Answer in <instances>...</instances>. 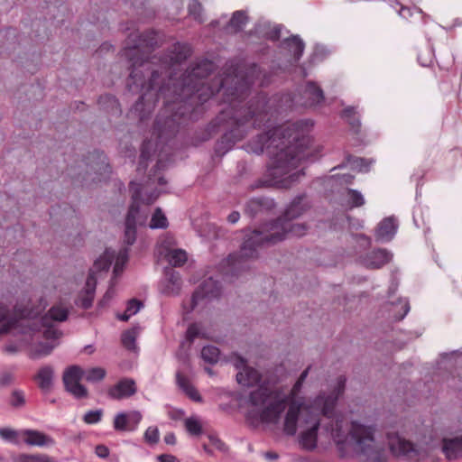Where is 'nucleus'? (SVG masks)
<instances>
[{
    "instance_id": "1",
    "label": "nucleus",
    "mask_w": 462,
    "mask_h": 462,
    "mask_svg": "<svg viewBox=\"0 0 462 462\" xmlns=\"http://www.w3.org/2000/svg\"><path fill=\"white\" fill-rule=\"evenodd\" d=\"M214 69V62L205 59L191 64L179 78L172 73L166 75V71L151 70L147 90L139 97L131 112L143 122L151 116L162 99L163 106L152 134L158 143H167L176 136L180 125L186 120H196L197 115L204 112V105L215 96V89L204 82Z\"/></svg>"
},
{
    "instance_id": "2",
    "label": "nucleus",
    "mask_w": 462,
    "mask_h": 462,
    "mask_svg": "<svg viewBox=\"0 0 462 462\" xmlns=\"http://www.w3.org/2000/svg\"><path fill=\"white\" fill-rule=\"evenodd\" d=\"M313 123L310 120H298L287 122L256 135L252 141V149L257 154L266 152L271 164L265 171V179L259 180L255 188L276 187L287 189L305 174L303 170L289 173L300 162H313L317 159V154L310 151L313 140L310 132Z\"/></svg>"
},
{
    "instance_id": "3",
    "label": "nucleus",
    "mask_w": 462,
    "mask_h": 462,
    "mask_svg": "<svg viewBox=\"0 0 462 462\" xmlns=\"http://www.w3.org/2000/svg\"><path fill=\"white\" fill-rule=\"evenodd\" d=\"M249 87L245 85L236 86L228 93L226 101L228 106L222 109L217 116L212 119L203 131L201 140L208 141L221 129L226 132L216 142L214 152L218 157H223L235 144L244 139L250 128H261L270 122L268 103L266 94L257 93L246 104H242V99L247 95Z\"/></svg>"
},
{
    "instance_id": "4",
    "label": "nucleus",
    "mask_w": 462,
    "mask_h": 462,
    "mask_svg": "<svg viewBox=\"0 0 462 462\" xmlns=\"http://www.w3.org/2000/svg\"><path fill=\"white\" fill-rule=\"evenodd\" d=\"M293 219L277 217L266 224L268 231L253 230L245 235L238 253L230 254L226 262L233 268L240 265L244 260L258 257V248L264 245H274L289 236H303L308 229L306 224L292 223Z\"/></svg>"
},
{
    "instance_id": "5",
    "label": "nucleus",
    "mask_w": 462,
    "mask_h": 462,
    "mask_svg": "<svg viewBox=\"0 0 462 462\" xmlns=\"http://www.w3.org/2000/svg\"><path fill=\"white\" fill-rule=\"evenodd\" d=\"M128 45L124 48V55L130 61V74L126 79V87L133 93L147 90L145 71H150L148 61L150 54L158 47L157 33L147 30L141 33L132 32L127 37Z\"/></svg>"
},
{
    "instance_id": "6",
    "label": "nucleus",
    "mask_w": 462,
    "mask_h": 462,
    "mask_svg": "<svg viewBox=\"0 0 462 462\" xmlns=\"http://www.w3.org/2000/svg\"><path fill=\"white\" fill-rule=\"evenodd\" d=\"M84 371L79 365H70L63 373L62 381L65 390L76 399L87 398L88 389L80 383Z\"/></svg>"
},
{
    "instance_id": "7",
    "label": "nucleus",
    "mask_w": 462,
    "mask_h": 462,
    "mask_svg": "<svg viewBox=\"0 0 462 462\" xmlns=\"http://www.w3.org/2000/svg\"><path fill=\"white\" fill-rule=\"evenodd\" d=\"M129 189L131 192L132 202L125 216V225H131L132 226L136 227L137 225L143 226L147 220V214L142 215L140 210L142 187L140 184L131 181L129 183Z\"/></svg>"
},
{
    "instance_id": "8",
    "label": "nucleus",
    "mask_w": 462,
    "mask_h": 462,
    "mask_svg": "<svg viewBox=\"0 0 462 462\" xmlns=\"http://www.w3.org/2000/svg\"><path fill=\"white\" fill-rule=\"evenodd\" d=\"M289 402V396H283L282 390L259 412L263 423H277Z\"/></svg>"
},
{
    "instance_id": "9",
    "label": "nucleus",
    "mask_w": 462,
    "mask_h": 462,
    "mask_svg": "<svg viewBox=\"0 0 462 462\" xmlns=\"http://www.w3.org/2000/svg\"><path fill=\"white\" fill-rule=\"evenodd\" d=\"M222 292L221 283L212 277L204 280L195 290L191 296V310H194L199 302L204 299L218 298Z\"/></svg>"
},
{
    "instance_id": "10",
    "label": "nucleus",
    "mask_w": 462,
    "mask_h": 462,
    "mask_svg": "<svg viewBox=\"0 0 462 462\" xmlns=\"http://www.w3.org/2000/svg\"><path fill=\"white\" fill-rule=\"evenodd\" d=\"M313 204L306 193L297 195L285 208L280 217L295 219L310 211Z\"/></svg>"
},
{
    "instance_id": "11",
    "label": "nucleus",
    "mask_w": 462,
    "mask_h": 462,
    "mask_svg": "<svg viewBox=\"0 0 462 462\" xmlns=\"http://www.w3.org/2000/svg\"><path fill=\"white\" fill-rule=\"evenodd\" d=\"M142 414L138 411L131 412H119L113 420V427L116 431H134L140 421L142 420Z\"/></svg>"
},
{
    "instance_id": "12",
    "label": "nucleus",
    "mask_w": 462,
    "mask_h": 462,
    "mask_svg": "<svg viewBox=\"0 0 462 462\" xmlns=\"http://www.w3.org/2000/svg\"><path fill=\"white\" fill-rule=\"evenodd\" d=\"M289 408L284 418L283 430L289 436H294L297 432V423L302 403L295 398L289 396Z\"/></svg>"
},
{
    "instance_id": "13",
    "label": "nucleus",
    "mask_w": 462,
    "mask_h": 462,
    "mask_svg": "<svg viewBox=\"0 0 462 462\" xmlns=\"http://www.w3.org/2000/svg\"><path fill=\"white\" fill-rule=\"evenodd\" d=\"M137 392L136 383L134 379L124 378L118 381L117 383L111 386L107 394L109 398L114 400H122L135 394Z\"/></svg>"
},
{
    "instance_id": "14",
    "label": "nucleus",
    "mask_w": 462,
    "mask_h": 462,
    "mask_svg": "<svg viewBox=\"0 0 462 462\" xmlns=\"http://www.w3.org/2000/svg\"><path fill=\"white\" fill-rule=\"evenodd\" d=\"M164 282L162 292L165 295H178L181 290L182 281L179 272L172 267H165Z\"/></svg>"
},
{
    "instance_id": "15",
    "label": "nucleus",
    "mask_w": 462,
    "mask_h": 462,
    "mask_svg": "<svg viewBox=\"0 0 462 462\" xmlns=\"http://www.w3.org/2000/svg\"><path fill=\"white\" fill-rule=\"evenodd\" d=\"M279 391L280 389H271L267 385L261 384L249 393L248 402L254 407L264 406L277 396Z\"/></svg>"
},
{
    "instance_id": "16",
    "label": "nucleus",
    "mask_w": 462,
    "mask_h": 462,
    "mask_svg": "<svg viewBox=\"0 0 462 462\" xmlns=\"http://www.w3.org/2000/svg\"><path fill=\"white\" fill-rule=\"evenodd\" d=\"M238 361L244 366V369L236 374L237 383L246 387H252L258 384L262 380V374L258 370L248 366L246 365V360L241 356L238 357Z\"/></svg>"
},
{
    "instance_id": "17",
    "label": "nucleus",
    "mask_w": 462,
    "mask_h": 462,
    "mask_svg": "<svg viewBox=\"0 0 462 462\" xmlns=\"http://www.w3.org/2000/svg\"><path fill=\"white\" fill-rule=\"evenodd\" d=\"M274 208L275 202L273 199L263 197L253 198L246 202L245 207V214L253 218L257 214L264 211H271Z\"/></svg>"
},
{
    "instance_id": "18",
    "label": "nucleus",
    "mask_w": 462,
    "mask_h": 462,
    "mask_svg": "<svg viewBox=\"0 0 462 462\" xmlns=\"http://www.w3.org/2000/svg\"><path fill=\"white\" fill-rule=\"evenodd\" d=\"M319 426L320 420L315 419L311 427L300 434L299 443L302 449L312 451L317 448Z\"/></svg>"
},
{
    "instance_id": "19",
    "label": "nucleus",
    "mask_w": 462,
    "mask_h": 462,
    "mask_svg": "<svg viewBox=\"0 0 462 462\" xmlns=\"http://www.w3.org/2000/svg\"><path fill=\"white\" fill-rule=\"evenodd\" d=\"M303 96L306 98L303 104L306 107L316 106L325 101L324 92L315 81L310 80L306 83Z\"/></svg>"
},
{
    "instance_id": "20",
    "label": "nucleus",
    "mask_w": 462,
    "mask_h": 462,
    "mask_svg": "<svg viewBox=\"0 0 462 462\" xmlns=\"http://www.w3.org/2000/svg\"><path fill=\"white\" fill-rule=\"evenodd\" d=\"M159 253L173 267H181L188 260L185 250L170 249L164 245V242L161 244Z\"/></svg>"
},
{
    "instance_id": "21",
    "label": "nucleus",
    "mask_w": 462,
    "mask_h": 462,
    "mask_svg": "<svg viewBox=\"0 0 462 462\" xmlns=\"http://www.w3.org/2000/svg\"><path fill=\"white\" fill-rule=\"evenodd\" d=\"M392 257V254L386 249H374L366 255V265L370 269H380L390 263Z\"/></svg>"
},
{
    "instance_id": "22",
    "label": "nucleus",
    "mask_w": 462,
    "mask_h": 462,
    "mask_svg": "<svg viewBox=\"0 0 462 462\" xmlns=\"http://www.w3.org/2000/svg\"><path fill=\"white\" fill-rule=\"evenodd\" d=\"M54 370L51 365L42 366L34 376L39 388L43 393H48L53 386Z\"/></svg>"
},
{
    "instance_id": "23",
    "label": "nucleus",
    "mask_w": 462,
    "mask_h": 462,
    "mask_svg": "<svg viewBox=\"0 0 462 462\" xmlns=\"http://www.w3.org/2000/svg\"><path fill=\"white\" fill-rule=\"evenodd\" d=\"M23 435L25 437L24 442L30 446L43 447L55 443L51 436L36 430H24Z\"/></svg>"
},
{
    "instance_id": "24",
    "label": "nucleus",
    "mask_w": 462,
    "mask_h": 462,
    "mask_svg": "<svg viewBox=\"0 0 462 462\" xmlns=\"http://www.w3.org/2000/svg\"><path fill=\"white\" fill-rule=\"evenodd\" d=\"M397 224L393 217L383 218L377 226L375 236L377 239L390 241L397 231Z\"/></svg>"
},
{
    "instance_id": "25",
    "label": "nucleus",
    "mask_w": 462,
    "mask_h": 462,
    "mask_svg": "<svg viewBox=\"0 0 462 462\" xmlns=\"http://www.w3.org/2000/svg\"><path fill=\"white\" fill-rule=\"evenodd\" d=\"M191 55V49L186 43L176 42L169 51L171 65L180 64Z\"/></svg>"
},
{
    "instance_id": "26",
    "label": "nucleus",
    "mask_w": 462,
    "mask_h": 462,
    "mask_svg": "<svg viewBox=\"0 0 462 462\" xmlns=\"http://www.w3.org/2000/svg\"><path fill=\"white\" fill-rule=\"evenodd\" d=\"M97 105L100 109L104 110L107 114H111L113 116H120L122 114L118 99L112 94H104L99 96Z\"/></svg>"
},
{
    "instance_id": "27",
    "label": "nucleus",
    "mask_w": 462,
    "mask_h": 462,
    "mask_svg": "<svg viewBox=\"0 0 462 462\" xmlns=\"http://www.w3.org/2000/svg\"><path fill=\"white\" fill-rule=\"evenodd\" d=\"M442 451L448 459H455L462 455V436L443 439Z\"/></svg>"
},
{
    "instance_id": "28",
    "label": "nucleus",
    "mask_w": 462,
    "mask_h": 462,
    "mask_svg": "<svg viewBox=\"0 0 462 462\" xmlns=\"http://www.w3.org/2000/svg\"><path fill=\"white\" fill-rule=\"evenodd\" d=\"M88 159L90 161L88 164H89L90 168L96 172L104 171L105 173H109L111 171V167L107 162V157L104 152L95 150L93 152L89 153Z\"/></svg>"
},
{
    "instance_id": "29",
    "label": "nucleus",
    "mask_w": 462,
    "mask_h": 462,
    "mask_svg": "<svg viewBox=\"0 0 462 462\" xmlns=\"http://www.w3.org/2000/svg\"><path fill=\"white\" fill-rule=\"evenodd\" d=\"M254 30H255L256 33L261 35L265 40L275 42H278L281 38L282 25L281 24L272 25L269 23H264L262 24H257L254 27Z\"/></svg>"
},
{
    "instance_id": "30",
    "label": "nucleus",
    "mask_w": 462,
    "mask_h": 462,
    "mask_svg": "<svg viewBox=\"0 0 462 462\" xmlns=\"http://www.w3.org/2000/svg\"><path fill=\"white\" fill-rule=\"evenodd\" d=\"M282 44L284 48L292 52L295 61H299L303 54L305 44L299 35H291L286 38Z\"/></svg>"
},
{
    "instance_id": "31",
    "label": "nucleus",
    "mask_w": 462,
    "mask_h": 462,
    "mask_svg": "<svg viewBox=\"0 0 462 462\" xmlns=\"http://www.w3.org/2000/svg\"><path fill=\"white\" fill-rule=\"evenodd\" d=\"M69 311L60 306H52L48 312L42 318V325L49 327L51 321H65L68 319Z\"/></svg>"
},
{
    "instance_id": "32",
    "label": "nucleus",
    "mask_w": 462,
    "mask_h": 462,
    "mask_svg": "<svg viewBox=\"0 0 462 462\" xmlns=\"http://www.w3.org/2000/svg\"><path fill=\"white\" fill-rule=\"evenodd\" d=\"M351 435L359 445L366 440H374V434L371 428L356 422L352 424Z\"/></svg>"
},
{
    "instance_id": "33",
    "label": "nucleus",
    "mask_w": 462,
    "mask_h": 462,
    "mask_svg": "<svg viewBox=\"0 0 462 462\" xmlns=\"http://www.w3.org/2000/svg\"><path fill=\"white\" fill-rule=\"evenodd\" d=\"M17 323L15 319L9 317L8 310L0 303V335L16 328Z\"/></svg>"
},
{
    "instance_id": "34",
    "label": "nucleus",
    "mask_w": 462,
    "mask_h": 462,
    "mask_svg": "<svg viewBox=\"0 0 462 462\" xmlns=\"http://www.w3.org/2000/svg\"><path fill=\"white\" fill-rule=\"evenodd\" d=\"M248 22V16L243 10H238L233 13L228 25L234 29L235 32H239L243 30L244 26Z\"/></svg>"
},
{
    "instance_id": "35",
    "label": "nucleus",
    "mask_w": 462,
    "mask_h": 462,
    "mask_svg": "<svg viewBox=\"0 0 462 462\" xmlns=\"http://www.w3.org/2000/svg\"><path fill=\"white\" fill-rule=\"evenodd\" d=\"M168 226H169L168 219H167L166 216L164 215V213L162 212V208H156L152 216V218H151V221L149 224L150 228H152V229H165L168 227Z\"/></svg>"
},
{
    "instance_id": "36",
    "label": "nucleus",
    "mask_w": 462,
    "mask_h": 462,
    "mask_svg": "<svg viewBox=\"0 0 462 462\" xmlns=\"http://www.w3.org/2000/svg\"><path fill=\"white\" fill-rule=\"evenodd\" d=\"M435 60L441 70L448 71L455 64V58L448 50L440 52L438 57L435 56Z\"/></svg>"
},
{
    "instance_id": "37",
    "label": "nucleus",
    "mask_w": 462,
    "mask_h": 462,
    "mask_svg": "<svg viewBox=\"0 0 462 462\" xmlns=\"http://www.w3.org/2000/svg\"><path fill=\"white\" fill-rule=\"evenodd\" d=\"M220 356V350L215 346H206L201 350L202 359L210 364L215 365L218 362Z\"/></svg>"
},
{
    "instance_id": "38",
    "label": "nucleus",
    "mask_w": 462,
    "mask_h": 462,
    "mask_svg": "<svg viewBox=\"0 0 462 462\" xmlns=\"http://www.w3.org/2000/svg\"><path fill=\"white\" fill-rule=\"evenodd\" d=\"M434 59L435 54L430 46H426L420 49L418 52V62L423 67H430L432 64Z\"/></svg>"
},
{
    "instance_id": "39",
    "label": "nucleus",
    "mask_w": 462,
    "mask_h": 462,
    "mask_svg": "<svg viewBox=\"0 0 462 462\" xmlns=\"http://www.w3.org/2000/svg\"><path fill=\"white\" fill-rule=\"evenodd\" d=\"M136 334L134 330H125L121 335V343L127 350L133 351L136 348Z\"/></svg>"
},
{
    "instance_id": "40",
    "label": "nucleus",
    "mask_w": 462,
    "mask_h": 462,
    "mask_svg": "<svg viewBox=\"0 0 462 462\" xmlns=\"http://www.w3.org/2000/svg\"><path fill=\"white\" fill-rule=\"evenodd\" d=\"M202 10V5L199 0H192L188 5L189 15L199 23H203Z\"/></svg>"
},
{
    "instance_id": "41",
    "label": "nucleus",
    "mask_w": 462,
    "mask_h": 462,
    "mask_svg": "<svg viewBox=\"0 0 462 462\" xmlns=\"http://www.w3.org/2000/svg\"><path fill=\"white\" fill-rule=\"evenodd\" d=\"M348 205L352 208H359L365 204V199L360 191L354 189H347Z\"/></svg>"
},
{
    "instance_id": "42",
    "label": "nucleus",
    "mask_w": 462,
    "mask_h": 462,
    "mask_svg": "<svg viewBox=\"0 0 462 462\" xmlns=\"http://www.w3.org/2000/svg\"><path fill=\"white\" fill-rule=\"evenodd\" d=\"M150 141H143L141 146V153L139 157L138 169L145 170L147 168L148 161L151 157L149 149Z\"/></svg>"
},
{
    "instance_id": "43",
    "label": "nucleus",
    "mask_w": 462,
    "mask_h": 462,
    "mask_svg": "<svg viewBox=\"0 0 462 462\" xmlns=\"http://www.w3.org/2000/svg\"><path fill=\"white\" fill-rule=\"evenodd\" d=\"M53 350V346L49 343L38 344L32 352L31 357L33 359L41 358L50 355Z\"/></svg>"
},
{
    "instance_id": "44",
    "label": "nucleus",
    "mask_w": 462,
    "mask_h": 462,
    "mask_svg": "<svg viewBox=\"0 0 462 462\" xmlns=\"http://www.w3.org/2000/svg\"><path fill=\"white\" fill-rule=\"evenodd\" d=\"M411 452H416L411 441L398 438L397 454L400 456H408Z\"/></svg>"
},
{
    "instance_id": "45",
    "label": "nucleus",
    "mask_w": 462,
    "mask_h": 462,
    "mask_svg": "<svg viewBox=\"0 0 462 462\" xmlns=\"http://www.w3.org/2000/svg\"><path fill=\"white\" fill-rule=\"evenodd\" d=\"M94 298V293L85 292V291H82L79 296V299L76 300V304L83 310H88L93 305Z\"/></svg>"
},
{
    "instance_id": "46",
    "label": "nucleus",
    "mask_w": 462,
    "mask_h": 462,
    "mask_svg": "<svg viewBox=\"0 0 462 462\" xmlns=\"http://www.w3.org/2000/svg\"><path fill=\"white\" fill-rule=\"evenodd\" d=\"M143 439L148 445H156L160 439V433L158 428L156 426L149 427L144 432Z\"/></svg>"
},
{
    "instance_id": "47",
    "label": "nucleus",
    "mask_w": 462,
    "mask_h": 462,
    "mask_svg": "<svg viewBox=\"0 0 462 462\" xmlns=\"http://www.w3.org/2000/svg\"><path fill=\"white\" fill-rule=\"evenodd\" d=\"M356 110L353 106H347L342 111V117L346 118L349 125H351L354 128H358L360 126V121L356 116Z\"/></svg>"
},
{
    "instance_id": "48",
    "label": "nucleus",
    "mask_w": 462,
    "mask_h": 462,
    "mask_svg": "<svg viewBox=\"0 0 462 462\" xmlns=\"http://www.w3.org/2000/svg\"><path fill=\"white\" fill-rule=\"evenodd\" d=\"M185 427L188 432L192 435L199 436L202 433L201 423L193 418H188L185 420Z\"/></svg>"
},
{
    "instance_id": "49",
    "label": "nucleus",
    "mask_w": 462,
    "mask_h": 462,
    "mask_svg": "<svg viewBox=\"0 0 462 462\" xmlns=\"http://www.w3.org/2000/svg\"><path fill=\"white\" fill-rule=\"evenodd\" d=\"M137 227L131 225H125L124 243L126 245H133L136 241Z\"/></svg>"
},
{
    "instance_id": "50",
    "label": "nucleus",
    "mask_w": 462,
    "mask_h": 462,
    "mask_svg": "<svg viewBox=\"0 0 462 462\" xmlns=\"http://www.w3.org/2000/svg\"><path fill=\"white\" fill-rule=\"evenodd\" d=\"M102 416L103 411L101 409L90 410L85 413L83 420L87 424H96L101 420Z\"/></svg>"
},
{
    "instance_id": "51",
    "label": "nucleus",
    "mask_w": 462,
    "mask_h": 462,
    "mask_svg": "<svg viewBox=\"0 0 462 462\" xmlns=\"http://www.w3.org/2000/svg\"><path fill=\"white\" fill-rule=\"evenodd\" d=\"M106 370L102 367H94L88 370L86 379L88 382H98L106 377Z\"/></svg>"
},
{
    "instance_id": "52",
    "label": "nucleus",
    "mask_w": 462,
    "mask_h": 462,
    "mask_svg": "<svg viewBox=\"0 0 462 462\" xmlns=\"http://www.w3.org/2000/svg\"><path fill=\"white\" fill-rule=\"evenodd\" d=\"M25 404L24 393L21 390H14L10 398V405L14 408H21Z\"/></svg>"
},
{
    "instance_id": "53",
    "label": "nucleus",
    "mask_w": 462,
    "mask_h": 462,
    "mask_svg": "<svg viewBox=\"0 0 462 462\" xmlns=\"http://www.w3.org/2000/svg\"><path fill=\"white\" fill-rule=\"evenodd\" d=\"M397 5H400L398 14L403 19L409 20L414 14H421V10L417 7L405 6V5H401L400 3H397Z\"/></svg>"
},
{
    "instance_id": "54",
    "label": "nucleus",
    "mask_w": 462,
    "mask_h": 462,
    "mask_svg": "<svg viewBox=\"0 0 462 462\" xmlns=\"http://www.w3.org/2000/svg\"><path fill=\"white\" fill-rule=\"evenodd\" d=\"M97 277H96V272L92 269L89 270L84 290L85 292H90V293H96V288H97Z\"/></svg>"
},
{
    "instance_id": "55",
    "label": "nucleus",
    "mask_w": 462,
    "mask_h": 462,
    "mask_svg": "<svg viewBox=\"0 0 462 462\" xmlns=\"http://www.w3.org/2000/svg\"><path fill=\"white\" fill-rule=\"evenodd\" d=\"M208 438L210 443L220 452L226 453L228 451V447L226 443L218 438L215 433H209Z\"/></svg>"
},
{
    "instance_id": "56",
    "label": "nucleus",
    "mask_w": 462,
    "mask_h": 462,
    "mask_svg": "<svg viewBox=\"0 0 462 462\" xmlns=\"http://www.w3.org/2000/svg\"><path fill=\"white\" fill-rule=\"evenodd\" d=\"M335 405H336V398L327 397L323 403V407L321 410L322 414L328 418L332 417L334 409H335Z\"/></svg>"
},
{
    "instance_id": "57",
    "label": "nucleus",
    "mask_w": 462,
    "mask_h": 462,
    "mask_svg": "<svg viewBox=\"0 0 462 462\" xmlns=\"http://www.w3.org/2000/svg\"><path fill=\"white\" fill-rule=\"evenodd\" d=\"M143 306V302L137 299H131L127 301L126 305V313L129 312V315L136 314L140 309Z\"/></svg>"
},
{
    "instance_id": "58",
    "label": "nucleus",
    "mask_w": 462,
    "mask_h": 462,
    "mask_svg": "<svg viewBox=\"0 0 462 462\" xmlns=\"http://www.w3.org/2000/svg\"><path fill=\"white\" fill-rule=\"evenodd\" d=\"M199 336V328L196 323L190 324L186 331V339L192 343Z\"/></svg>"
},
{
    "instance_id": "59",
    "label": "nucleus",
    "mask_w": 462,
    "mask_h": 462,
    "mask_svg": "<svg viewBox=\"0 0 462 462\" xmlns=\"http://www.w3.org/2000/svg\"><path fill=\"white\" fill-rule=\"evenodd\" d=\"M0 437L11 442H16L17 432L9 428H0Z\"/></svg>"
},
{
    "instance_id": "60",
    "label": "nucleus",
    "mask_w": 462,
    "mask_h": 462,
    "mask_svg": "<svg viewBox=\"0 0 462 462\" xmlns=\"http://www.w3.org/2000/svg\"><path fill=\"white\" fill-rule=\"evenodd\" d=\"M308 373H309V368H307L306 370H304L300 377L298 378V380L296 381V383H294L292 389H291V394L289 395L290 397H292L294 398V396L296 395L297 392L300 391V389L301 388V385L304 382V380L306 379L307 375H308Z\"/></svg>"
},
{
    "instance_id": "61",
    "label": "nucleus",
    "mask_w": 462,
    "mask_h": 462,
    "mask_svg": "<svg viewBox=\"0 0 462 462\" xmlns=\"http://www.w3.org/2000/svg\"><path fill=\"white\" fill-rule=\"evenodd\" d=\"M176 382H177L178 386L182 391L189 389V387L192 384L189 382V379L186 375L182 374L180 372H178L176 374Z\"/></svg>"
},
{
    "instance_id": "62",
    "label": "nucleus",
    "mask_w": 462,
    "mask_h": 462,
    "mask_svg": "<svg viewBox=\"0 0 462 462\" xmlns=\"http://www.w3.org/2000/svg\"><path fill=\"white\" fill-rule=\"evenodd\" d=\"M183 392L190 400H192L196 402H201L203 401L200 393L196 389V387L192 384L189 387V389H187Z\"/></svg>"
},
{
    "instance_id": "63",
    "label": "nucleus",
    "mask_w": 462,
    "mask_h": 462,
    "mask_svg": "<svg viewBox=\"0 0 462 462\" xmlns=\"http://www.w3.org/2000/svg\"><path fill=\"white\" fill-rule=\"evenodd\" d=\"M346 160L347 163L354 164L360 170H362L364 167H366L365 160L364 158H356L353 157L351 154H347Z\"/></svg>"
},
{
    "instance_id": "64",
    "label": "nucleus",
    "mask_w": 462,
    "mask_h": 462,
    "mask_svg": "<svg viewBox=\"0 0 462 462\" xmlns=\"http://www.w3.org/2000/svg\"><path fill=\"white\" fill-rule=\"evenodd\" d=\"M111 263L106 258H98L94 262V268L100 271H106L109 269Z\"/></svg>"
}]
</instances>
